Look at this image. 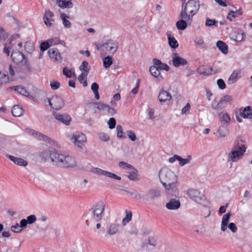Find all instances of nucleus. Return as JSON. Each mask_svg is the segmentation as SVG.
<instances>
[{
	"instance_id": "2f4dec72",
	"label": "nucleus",
	"mask_w": 252,
	"mask_h": 252,
	"mask_svg": "<svg viewBox=\"0 0 252 252\" xmlns=\"http://www.w3.org/2000/svg\"><path fill=\"white\" fill-rule=\"evenodd\" d=\"M79 69L84 71V73H86V75H88L90 70V66L89 65L88 62L86 61H83L79 66Z\"/></svg>"
},
{
	"instance_id": "e2e57ef3",
	"label": "nucleus",
	"mask_w": 252,
	"mask_h": 252,
	"mask_svg": "<svg viewBox=\"0 0 252 252\" xmlns=\"http://www.w3.org/2000/svg\"><path fill=\"white\" fill-rule=\"evenodd\" d=\"M230 100H231V96L229 95H225L220 99V104L221 103H226L227 102H229Z\"/></svg>"
},
{
	"instance_id": "774afa93",
	"label": "nucleus",
	"mask_w": 252,
	"mask_h": 252,
	"mask_svg": "<svg viewBox=\"0 0 252 252\" xmlns=\"http://www.w3.org/2000/svg\"><path fill=\"white\" fill-rule=\"evenodd\" d=\"M43 19L44 20V22L45 24L48 27H51V26H52L53 25V23L50 22L49 18H48L46 16L43 15Z\"/></svg>"
},
{
	"instance_id": "338daca9",
	"label": "nucleus",
	"mask_w": 252,
	"mask_h": 252,
	"mask_svg": "<svg viewBox=\"0 0 252 252\" xmlns=\"http://www.w3.org/2000/svg\"><path fill=\"white\" fill-rule=\"evenodd\" d=\"M63 74L67 78H71L72 77L71 72L70 70H68L66 67H64L63 69Z\"/></svg>"
},
{
	"instance_id": "c756f323",
	"label": "nucleus",
	"mask_w": 252,
	"mask_h": 252,
	"mask_svg": "<svg viewBox=\"0 0 252 252\" xmlns=\"http://www.w3.org/2000/svg\"><path fill=\"white\" fill-rule=\"evenodd\" d=\"M241 73V70L237 69L233 71L232 73L229 76V78L228 80V82L229 84H233L236 82L238 79V76Z\"/></svg>"
},
{
	"instance_id": "412c9836",
	"label": "nucleus",
	"mask_w": 252,
	"mask_h": 252,
	"mask_svg": "<svg viewBox=\"0 0 252 252\" xmlns=\"http://www.w3.org/2000/svg\"><path fill=\"white\" fill-rule=\"evenodd\" d=\"M8 89L11 90H14L18 94L27 96L29 98L32 97V96L29 94V93L28 92L26 89L22 86L19 85L16 86L10 87L8 88Z\"/></svg>"
},
{
	"instance_id": "f257e3e1",
	"label": "nucleus",
	"mask_w": 252,
	"mask_h": 252,
	"mask_svg": "<svg viewBox=\"0 0 252 252\" xmlns=\"http://www.w3.org/2000/svg\"><path fill=\"white\" fill-rule=\"evenodd\" d=\"M159 177L167 193L171 196H176L178 194V189L176 186L177 177L174 173L168 168L162 169L159 171Z\"/></svg>"
},
{
	"instance_id": "4d7b16f0",
	"label": "nucleus",
	"mask_w": 252,
	"mask_h": 252,
	"mask_svg": "<svg viewBox=\"0 0 252 252\" xmlns=\"http://www.w3.org/2000/svg\"><path fill=\"white\" fill-rule=\"evenodd\" d=\"M119 166L121 168H123L124 169H125L126 168L132 169V168H133V166L132 165L128 164L127 163L124 162V161L120 162L119 163Z\"/></svg>"
},
{
	"instance_id": "bf43d9fd",
	"label": "nucleus",
	"mask_w": 252,
	"mask_h": 252,
	"mask_svg": "<svg viewBox=\"0 0 252 252\" xmlns=\"http://www.w3.org/2000/svg\"><path fill=\"white\" fill-rule=\"evenodd\" d=\"M8 36V34L4 31V30L2 28H0V40H4L7 38Z\"/></svg>"
},
{
	"instance_id": "bb28decb",
	"label": "nucleus",
	"mask_w": 252,
	"mask_h": 252,
	"mask_svg": "<svg viewBox=\"0 0 252 252\" xmlns=\"http://www.w3.org/2000/svg\"><path fill=\"white\" fill-rule=\"evenodd\" d=\"M57 4L62 8H72L73 3L71 1L67 0H57Z\"/></svg>"
},
{
	"instance_id": "ea45409f",
	"label": "nucleus",
	"mask_w": 252,
	"mask_h": 252,
	"mask_svg": "<svg viewBox=\"0 0 252 252\" xmlns=\"http://www.w3.org/2000/svg\"><path fill=\"white\" fill-rule=\"evenodd\" d=\"M134 169V171L130 173V174L128 176V178L129 180L131 181H136L138 180L137 178L138 175V171L135 169L134 167L132 168Z\"/></svg>"
},
{
	"instance_id": "c85d7f7f",
	"label": "nucleus",
	"mask_w": 252,
	"mask_h": 252,
	"mask_svg": "<svg viewBox=\"0 0 252 252\" xmlns=\"http://www.w3.org/2000/svg\"><path fill=\"white\" fill-rule=\"evenodd\" d=\"M244 141L240 138L237 137L234 142V145L232 148L239 150H244L245 149L246 150V147L243 144Z\"/></svg>"
},
{
	"instance_id": "69168bd1",
	"label": "nucleus",
	"mask_w": 252,
	"mask_h": 252,
	"mask_svg": "<svg viewBox=\"0 0 252 252\" xmlns=\"http://www.w3.org/2000/svg\"><path fill=\"white\" fill-rule=\"evenodd\" d=\"M228 227L233 233L236 232L237 230V227L233 222L229 223L228 225Z\"/></svg>"
},
{
	"instance_id": "9b49d317",
	"label": "nucleus",
	"mask_w": 252,
	"mask_h": 252,
	"mask_svg": "<svg viewBox=\"0 0 252 252\" xmlns=\"http://www.w3.org/2000/svg\"><path fill=\"white\" fill-rule=\"evenodd\" d=\"M71 140L76 146L82 149V145L86 141V137L84 134L80 133L73 135Z\"/></svg>"
},
{
	"instance_id": "b1692460",
	"label": "nucleus",
	"mask_w": 252,
	"mask_h": 252,
	"mask_svg": "<svg viewBox=\"0 0 252 252\" xmlns=\"http://www.w3.org/2000/svg\"><path fill=\"white\" fill-rule=\"evenodd\" d=\"M166 34L168 38V44L170 47L173 49H176L177 48L179 44L174 37L172 36L169 32H167Z\"/></svg>"
},
{
	"instance_id": "3c124183",
	"label": "nucleus",
	"mask_w": 252,
	"mask_h": 252,
	"mask_svg": "<svg viewBox=\"0 0 252 252\" xmlns=\"http://www.w3.org/2000/svg\"><path fill=\"white\" fill-rule=\"evenodd\" d=\"M95 105H97L96 108L99 110H106L108 108V105L101 102H96Z\"/></svg>"
},
{
	"instance_id": "49530a36",
	"label": "nucleus",
	"mask_w": 252,
	"mask_h": 252,
	"mask_svg": "<svg viewBox=\"0 0 252 252\" xmlns=\"http://www.w3.org/2000/svg\"><path fill=\"white\" fill-rule=\"evenodd\" d=\"M205 25L207 27H211L213 26H217L218 21L215 19H211L207 18L206 20Z\"/></svg>"
},
{
	"instance_id": "2eb2a0df",
	"label": "nucleus",
	"mask_w": 252,
	"mask_h": 252,
	"mask_svg": "<svg viewBox=\"0 0 252 252\" xmlns=\"http://www.w3.org/2000/svg\"><path fill=\"white\" fill-rule=\"evenodd\" d=\"M54 116L56 119L62 122L63 124L66 126L70 125L71 121V117L66 114H61L59 113H56L54 114Z\"/></svg>"
},
{
	"instance_id": "a211bd4d",
	"label": "nucleus",
	"mask_w": 252,
	"mask_h": 252,
	"mask_svg": "<svg viewBox=\"0 0 252 252\" xmlns=\"http://www.w3.org/2000/svg\"><path fill=\"white\" fill-rule=\"evenodd\" d=\"M240 115L245 119H252V107L248 106L245 108L242 107L239 109Z\"/></svg>"
},
{
	"instance_id": "f03ea898",
	"label": "nucleus",
	"mask_w": 252,
	"mask_h": 252,
	"mask_svg": "<svg viewBox=\"0 0 252 252\" xmlns=\"http://www.w3.org/2000/svg\"><path fill=\"white\" fill-rule=\"evenodd\" d=\"M49 157L53 164L60 167L73 168L77 164L73 157L61 154L56 150L50 152Z\"/></svg>"
},
{
	"instance_id": "20e7f679",
	"label": "nucleus",
	"mask_w": 252,
	"mask_h": 252,
	"mask_svg": "<svg viewBox=\"0 0 252 252\" xmlns=\"http://www.w3.org/2000/svg\"><path fill=\"white\" fill-rule=\"evenodd\" d=\"M105 207L106 203L101 200L96 202L92 208L89 209L85 216L87 218L86 220L87 224L88 225L89 216H91L95 221H100L104 216Z\"/></svg>"
},
{
	"instance_id": "4c0bfd02",
	"label": "nucleus",
	"mask_w": 252,
	"mask_h": 252,
	"mask_svg": "<svg viewBox=\"0 0 252 252\" xmlns=\"http://www.w3.org/2000/svg\"><path fill=\"white\" fill-rule=\"evenodd\" d=\"M91 171L94 173L99 175H104L107 177V174L108 171L102 170L99 168H93L91 169Z\"/></svg>"
},
{
	"instance_id": "1a4fd4ad",
	"label": "nucleus",
	"mask_w": 252,
	"mask_h": 252,
	"mask_svg": "<svg viewBox=\"0 0 252 252\" xmlns=\"http://www.w3.org/2000/svg\"><path fill=\"white\" fill-rule=\"evenodd\" d=\"M50 106L56 110H60L64 106L63 99L59 96H54L52 98L48 99Z\"/></svg>"
},
{
	"instance_id": "58836bf2",
	"label": "nucleus",
	"mask_w": 252,
	"mask_h": 252,
	"mask_svg": "<svg viewBox=\"0 0 252 252\" xmlns=\"http://www.w3.org/2000/svg\"><path fill=\"white\" fill-rule=\"evenodd\" d=\"M51 46L50 43L48 41V39L43 41L40 45V50L42 52L47 50Z\"/></svg>"
},
{
	"instance_id": "de8ad7c7",
	"label": "nucleus",
	"mask_w": 252,
	"mask_h": 252,
	"mask_svg": "<svg viewBox=\"0 0 252 252\" xmlns=\"http://www.w3.org/2000/svg\"><path fill=\"white\" fill-rule=\"evenodd\" d=\"M147 244L149 245L155 247L158 244V241L155 237L150 236L147 239Z\"/></svg>"
},
{
	"instance_id": "864d4df0",
	"label": "nucleus",
	"mask_w": 252,
	"mask_h": 252,
	"mask_svg": "<svg viewBox=\"0 0 252 252\" xmlns=\"http://www.w3.org/2000/svg\"><path fill=\"white\" fill-rule=\"evenodd\" d=\"M231 216V213L229 212L224 215L222 218L221 223H225L228 225V221Z\"/></svg>"
},
{
	"instance_id": "a18cd8bd",
	"label": "nucleus",
	"mask_w": 252,
	"mask_h": 252,
	"mask_svg": "<svg viewBox=\"0 0 252 252\" xmlns=\"http://www.w3.org/2000/svg\"><path fill=\"white\" fill-rule=\"evenodd\" d=\"M14 163L18 165L23 166H26L28 164V162L26 160L20 158H17Z\"/></svg>"
},
{
	"instance_id": "9d476101",
	"label": "nucleus",
	"mask_w": 252,
	"mask_h": 252,
	"mask_svg": "<svg viewBox=\"0 0 252 252\" xmlns=\"http://www.w3.org/2000/svg\"><path fill=\"white\" fill-rule=\"evenodd\" d=\"M245 152V148L244 150H239L232 148L231 151L228 156L227 161L232 162L236 161L240 157L243 155Z\"/></svg>"
},
{
	"instance_id": "5fc2aeb1",
	"label": "nucleus",
	"mask_w": 252,
	"mask_h": 252,
	"mask_svg": "<svg viewBox=\"0 0 252 252\" xmlns=\"http://www.w3.org/2000/svg\"><path fill=\"white\" fill-rule=\"evenodd\" d=\"M116 124V121L113 117L110 118L109 121L108 122V125L109 128L111 129L115 128Z\"/></svg>"
},
{
	"instance_id": "09e8293b",
	"label": "nucleus",
	"mask_w": 252,
	"mask_h": 252,
	"mask_svg": "<svg viewBox=\"0 0 252 252\" xmlns=\"http://www.w3.org/2000/svg\"><path fill=\"white\" fill-rule=\"evenodd\" d=\"M98 137L100 140L103 141H107L109 140V136L104 132H100L98 133Z\"/></svg>"
},
{
	"instance_id": "37998d69",
	"label": "nucleus",
	"mask_w": 252,
	"mask_h": 252,
	"mask_svg": "<svg viewBox=\"0 0 252 252\" xmlns=\"http://www.w3.org/2000/svg\"><path fill=\"white\" fill-rule=\"evenodd\" d=\"M48 41L50 43L51 46L53 45H57L58 44H63V43H64L63 41L61 40L59 37H58L50 38L48 39Z\"/></svg>"
},
{
	"instance_id": "72a5a7b5",
	"label": "nucleus",
	"mask_w": 252,
	"mask_h": 252,
	"mask_svg": "<svg viewBox=\"0 0 252 252\" xmlns=\"http://www.w3.org/2000/svg\"><path fill=\"white\" fill-rule=\"evenodd\" d=\"M113 63V59L111 56H108L103 59V66L106 68H109Z\"/></svg>"
},
{
	"instance_id": "5701e85b",
	"label": "nucleus",
	"mask_w": 252,
	"mask_h": 252,
	"mask_svg": "<svg viewBox=\"0 0 252 252\" xmlns=\"http://www.w3.org/2000/svg\"><path fill=\"white\" fill-rule=\"evenodd\" d=\"M153 63L155 66L158 68V70H164L166 71H169L170 67L166 63H162L159 60L157 59H154L153 60Z\"/></svg>"
},
{
	"instance_id": "c03bdc74",
	"label": "nucleus",
	"mask_w": 252,
	"mask_h": 252,
	"mask_svg": "<svg viewBox=\"0 0 252 252\" xmlns=\"http://www.w3.org/2000/svg\"><path fill=\"white\" fill-rule=\"evenodd\" d=\"M30 132L31 134L37 138L39 140H41L42 137L43 136V134L42 133L33 129L30 130Z\"/></svg>"
},
{
	"instance_id": "13d9d810",
	"label": "nucleus",
	"mask_w": 252,
	"mask_h": 252,
	"mask_svg": "<svg viewBox=\"0 0 252 252\" xmlns=\"http://www.w3.org/2000/svg\"><path fill=\"white\" fill-rule=\"evenodd\" d=\"M231 13L232 14L231 15V17L233 18H237L238 15H242L243 14V12L242 11V8H240L238 10L234 11L232 10H230Z\"/></svg>"
},
{
	"instance_id": "052dcab7",
	"label": "nucleus",
	"mask_w": 252,
	"mask_h": 252,
	"mask_svg": "<svg viewBox=\"0 0 252 252\" xmlns=\"http://www.w3.org/2000/svg\"><path fill=\"white\" fill-rule=\"evenodd\" d=\"M36 218L34 215L28 216L27 221L28 224H32L36 221Z\"/></svg>"
},
{
	"instance_id": "f8f14e48",
	"label": "nucleus",
	"mask_w": 252,
	"mask_h": 252,
	"mask_svg": "<svg viewBox=\"0 0 252 252\" xmlns=\"http://www.w3.org/2000/svg\"><path fill=\"white\" fill-rule=\"evenodd\" d=\"M172 63L175 67H178L180 65H186L188 61L185 59L180 57L177 53H173Z\"/></svg>"
},
{
	"instance_id": "79ce46f5",
	"label": "nucleus",
	"mask_w": 252,
	"mask_h": 252,
	"mask_svg": "<svg viewBox=\"0 0 252 252\" xmlns=\"http://www.w3.org/2000/svg\"><path fill=\"white\" fill-rule=\"evenodd\" d=\"M126 216L123 219L122 222L124 225H125L126 223H128L131 220L132 216V212L131 211H128L127 210L126 211Z\"/></svg>"
},
{
	"instance_id": "680f3d73",
	"label": "nucleus",
	"mask_w": 252,
	"mask_h": 252,
	"mask_svg": "<svg viewBox=\"0 0 252 252\" xmlns=\"http://www.w3.org/2000/svg\"><path fill=\"white\" fill-rule=\"evenodd\" d=\"M217 84L220 89L223 90L226 87L225 82L222 79H219L217 80Z\"/></svg>"
},
{
	"instance_id": "6e6d98bb",
	"label": "nucleus",
	"mask_w": 252,
	"mask_h": 252,
	"mask_svg": "<svg viewBox=\"0 0 252 252\" xmlns=\"http://www.w3.org/2000/svg\"><path fill=\"white\" fill-rule=\"evenodd\" d=\"M21 228L19 224L17 223L15 225L11 226V230L15 233H20L22 230V229Z\"/></svg>"
},
{
	"instance_id": "cd10ccee",
	"label": "nucleus",
	"mask_w": 252,
	"mask_h": 252,
	"mask_svg": "<svg viewBox=\"0 0 252 252\" xmlns=\"http://www.w3.org/2000/svg\"><path fill=\"white\" fill-rule=\"evenodd\" d=\"M127 194L129 195L133 199L140 200L142 198L141 195L134 189H131L129 190H124Z\"/></svg>"
},
{
	"instance_id": "6ab92c4d",
	"label": "nucleus",
	"mask_w": 252,
	"mask_h": 252,
	"mask_svg": "<svg viewBox=\"0 0 252 252\" xmlns=\"http://www.w3.org/2000/svg\"><path fill=\"white\" fill-rule=\"evenodd\" d=\"M197 71L198 73L204 75H210L216 73L213 72V69L211 67L204 65L200 66L197 68Z\"/></svg>"
},
{
	"instance_id": "c9c22d12",
	"label": "nucleus",
	"mask_w": 252,
	"mask_h": 252,
	"mask_svg": "<svg viewBox=\"0 0 252 252\" xmlns=\"http://www.w3.org/2000/svg\"><path fill=\"white\" fill-rule=\"evenodd\" d=\"M219 116L220 121L224 123H228L230 121V118L227 113L221 112Z\"/></svg>"
},
{
	"instance_id": "0eeeda50",
	"label": "nucleus",
	"mask_w": 252,
	"mask_h": 252,
	"mask_svg": "<svg viewBox=\"0 0 252 252\" xmlns=\"http://www.w3.org/2000/svg\"><path fill=\"white\" fill-rule=\"evenodd\" d=\"M187 194L191 199L196 203L203 206L206 205V198L205 196L203 194H201L198 190L193 189H189L187 191Z\"/></svg>"
},
{
	"instance_id": "7ed1b4c3",
	"label": "nucleus",
	"mask_w": 252,
	"mask_h": 252,
	"mask_svg": "<svg viewBox=\"0 0 252 252\" xmlns=\"http://www.w3.org/2000/svg\"><path fill=\"white\" fill-rule=\"evenodd\" d=\"M200 8V3L198 0H188L187 2L182 5V18L188 17L189 22L192 21V17L198 11Z\"/></svg>"
},
{
	"instance_id": "4468645a",
	"label": "nucleus",
	"mask_w": 252,
	"mask_h": 252,
	"mask_svg": "<svg viewBox=\"0 0 252 252\" xmlns=\"http://www.w3.org/2000/svg\"><path fill=\"white\" fill-rule=\"evenodd\" d=\"M49 57L55 62H61L63 58L59 50L56 48L50 49L48 51Z\"/></svg>"
},
{
	"instance_id": "a878e982",
	"label": "nucleus",
	"mask_w": 252,
	"mask_h": 252,
	"mask_svg": "<svg viewBox=\"0 0 252 252\" xmlns=\"http://www.w3.org/2000/svg\"><path fill=\"white\" fill-rule=\"evenodd\" d=\"M119 227V224L117 223L110 224L107 229V235H113L116 234L118 232Z\"/></svg>"
},
{
	"instance_id": "ddd939ff",
	"label": "nucleus",
	"mask_w": 252,
	"mask_h": 252,
	"mask_svg": "<svg viewBox=\"0 0 252 252\" xmlns=\"http://www.w3.org/2000/svg\"><path fill=\"white\" fill-rule=\"evenodd\" d=\"M179 17L180 20L176 22V26L179 30L183 31L187 28L188 25H191L192 21L189 22L188 17H187L182 18L181 17V12L180 14Z\"/></svg>"
},
{
	"instance_id": "6e6552de",
	"label": "nucleus",
	"mask_w": 252,
	"mask_h": 252,
	"mask_svg": "<svg viewBox=\"0 0 252 252\" xmlns=\"http://www.w3.org/2000/svg\"><path fill=\"white\" fill-rule=\"evenodd\" d=\"M161 196L160 191L157 189H151L148 190L147 193L144 195L143 200L151 204L155 200L158 199Z\"/></svg>"
},
{
	"instance_id": "0e129e2a",
	"label": "nucleus",
	"mask_w": 252,
	"mask_h": 252,
	"mask_svg": "<svg viewBox=\"0 0 252 252\" xmlns=\"http://www.w3.org/2000/svg\"><path fill=\"white\" fill-rule=\"evenodd\" d=\"M127 134L128 137L132 141H135L136 137L134 132L131 130H128L127 131Z\"/></svg>"
},
{
	"instance_id": "f704fd0d",
	"label": "nucleus",
	"mask_w": 252,
	"mask_h": 252,
	"mask_svg": "<svg viewBox=\"0 0 252 252\" xmlns=\"http://www.w3.org/2000/svg\"><path fill=\"white\" fill-rule=\"evenodd\" d=\"M61 18L63 20V26L67 28H69L71 26V23L66 18H68L69 17L64 13H61Z\"/></svg>"
},
{
	"instance_id": "aec40b11",
	"label": "nucleus",
	"mask_w": 252,
	"mask_h": 252,
	"mask_svg": "<svg viewBox=\"0 0 252 252\" xmlns=\"http://www.w3.org/2000/svg\"><path fill=\"white\" fill-rule=\"evenodd\" d=\"M149 71L151 75L155 77L158 81H162L163 80V76L161 75L159 70L154 64L149 68Z\"/></svg>"
},
{
	"instance_id": "7c9ffc66",
	"label": "nucleus",
	"mask_w": 252,
	"mask_h": 252,
	"mask_svg": "<svg viewBox=\"0 0 252 252\" xmlns=\"http://www.w3.org/2000/svg\"><path fill=\"white\" fill-rule=\"evenodd\" d=\"M217 47L218 49L223 54H226L228 53V46L226 44L222 41L219 40L217 42Z\"/></svg>"
},
{
	"instance_id": "a19ab883",
	"label": "nucleus",
	"mask_w": 252,
	"mask_h": 252,
	"mask_svg": "<svg viewBox=\"0 0 252 252\" xmlns=\"http://www.w3.org/2000/svg\"><path fill=\"white\" fill-rule=\"evenodd\" d=\"M218 132L221 137H225L228 134V130L225 126H220L218 129Z\"/></svg>"
},
{
	"instance_id": "473e14b6",
	"label": "nucleus",
	"mask_w": 252,
	"mask_h": 252,
	"mask_svg": "<svg viewBox=\"0 0 252 252\" xmlns=\"http://www.w3.org/2000/svg\"><path fill=\"white\" fill-rule=\"evenodd\" d=\"M177 158H179L178 161H179V165L181 166H183L186 164L189 163L192 159L191 155H188L186 158H183L180 156L179 157Z\"/></svg>"
},
{
	"instance_id": "603ef678",
	"label": "nucleus",
	"mask_w": 252,
	"mask_h": 252,
	"mask_svg": "<svg viewBox=\"0 0 252 252\" xmlns=\"http://www.w3.org/2000/svg\"><path fill=\"white\" fill-rule=\"evenodd\" d=\"M50 86L52 90H55L60 87V83L58 81L53 80L50 81Z\"/></svg>"
},
{
	"instance_id": "423d86ee",
	"label": "nucleus",
	"mask_w": 252,
	"mask_h": 252,
	"mask_svg": "<svg viewBox=\"0 0 252 252\" xmlns=\"http://www.w3.org/2000/svg\"><path fill=\"white\" fill-rule=\"evenodd\" d=\"M96 49L101 55H105L107 52L114 54L118 49V43L113 39H109L103 44L94 43Z\"/></svg>"
},
{
	"instance_id": "e433bc0d",
	"label": "nucleus",
	"mask_w": 252,
	"mask_h": 252,
	"mask_svg": "<svg viewBox=\"0 0 252 252\" xmlns=\"http://www.w3.org/2000/svg\"><path fill=\"white\" fill-rule=\"evenodd\" d=\"M117 136L119 138L124 139L126 137V134L123 131V127L120 125H118L116 127Z\"/></svg>"
},
{
	"instance_id": "dca6fc26",
	"label": "nucleus",
	"mask_w": 252,
	"mask_h": 252,
	"mask_svg": "<svg viewBox=\"0 0 252 252\" xmlns=\"http://www.w3.org/2000/svg\"><path fill=\"white\" fill-rule=\"evenodd\" d=\"M172 98L171 94L163 88L159 91L158 99L161 104L167 101H170Z\"/></svg>"
},
{
	"instance_id": "39448f33",
	"label": "nucleus",
	"mask_w": 252,
	"mask_h": 252,
	"mask_svg": "<svg viewBox=\"0 0 252 252\" xmlns=\"http://www.w3.org/2000/svg\"><path fill=\"white\" fill-rule=\"evenodd\" d=\"M11 58L14 63L20 65L24 73L30 71L31 68L28 63L27 59L22 52L12 51Z\"/></svg>"
},
{
	"instance_id": "4be33fe9",
	"label": "nucleus",
	"mask_w": 252,
	"mask_h": 252,
	"mask_svg": "<svg viewBox=\"0 0 252 252\" xmlns=\"http://www.w3.org/2000/svg\"><path fill=\"white\" fill-rule=\"evenodd\" d=\"M181 206L179 200L175 199H171L169 202L166 204V207L169 210H176Z\"/></svg>"
},
{
	"instance_id": "393cba45",
	"label": "nucleus",
	"mask_w": 252,
	"mask_h": 252,
	"mask_svg": "<svg viewBox=\"0 0 252 252\" xmlns=\"http://www.w3.org/2000/svg\"><path fill=\"white\" fill-rule=\"evenodd\" d=\"M24 112V110L22 107L18 105H14L11 109V113L14 117H20Z\"/></svg>"
},
{
	"instance_id": "8fccbe9b",
	"label": "nucleus",
	"mask_w": 252,
	"mask_h": 252,
	"mask_svg": "<svg viewBox=\"0 0 252 252\" xmlns=\"http://www.w3.org/2000/svg\"><path fill=\"white\" fill-rule=\"evenodd\" d=\"M24 48L28 53H31L33 50V46L30 42H26L24 45Z\"/></svg>"
},
{
	"instance_id": "f3484780",
	"label": "nucleus",
	"mask_w": 252,
	"mask_h": 252,
	"mask_svg": "<svg viewBox=\"0 0 252 252\" xmlns=\"http://www.w3.org/2000/svg\"><path fill=\"white\" fill-rule=\"evenodd\" d=\"M244 36L245 33L242 30H237L231 33L230 38L236 42H240L244 39Z\"/></svg>"
}]
</instances>
